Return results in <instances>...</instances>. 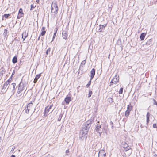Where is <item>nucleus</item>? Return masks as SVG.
Returning a JSON list of instances; mask_svg holds the SVG:
<instances>
[{
	"label": "nucleus",
	"instance_id": "obj_28",
	"mask_svg": "<svg viewBox=\"0 0 157 157\" xmlns=\"http://www.w3.org/2000/svg\"><path fill=\"white\" fill-rule=\"evenodd\" d=\"M92 94V91L91 90L89 91V92L88 95V98L90 97L91 96V95Z\"/></svg>",
	"mask_w": 157,
	"mask_h": 157
},
{
	"label": "nucleus",
	"instance_id": "obj_39",
	"mask_svg": "<svg viewBox=\"0 0 157 157\" xmlns=\"http://www.w3.org/2000/svg\"><path fill=\"white\" fill-rule=\"evenodd\" d=\"M86 62V61L85 60H84L81 63V64L82 65H84L85 64Z\"/></svg>",
	"mask_w": 157,
	"mask_h": 157
},
{
	"label": "nucleus",
	"instance_id": "obj_31",
	"mask_svg": "<svg viewBox=\"0 0 157 157\" xmlns=\"http://www.w3.org/2000/svg\"><path fill=\"white\" fill-rule=\"evenodd\" d=\"M29 111H32L31 110H29L27 108L26 109H25V113H27L28 114L29 112Z\"/></svg>",
	"mask_w": 157,
	"mask_h": 157
},
{
	"label": "nucleus",
	"instance_id": "obj_13",
	"mask_svg": "<svg viewBox=\"0 0 157 157\" xmlns=\"http://www.w3.org/2000/svg\"><path fill=\"white\" fill-rule=\"evenodd\" d=\"M95 74V70L94 68H93L90 71V78L92 80Z\"/></svg>",
	"mask_w": 157,
	"mask_h": 157
},
{
	"label": "nucleus",
	"instance_id": "obj_26",
	"mask_svg": "<svg viewBox=\"0 0 157 157\" xmlns=\"http://www.w3.org/2000/svg\"><path fill=\"white\" fill-rule=\"evenodd\" d=\"M8 31L7 30L5 29L4 30V32L3 33V35L5 36H6L7 35Z\"/></svg>",
	"mask_w": 157,
	"mask_h": 157
},
{
	"label": "nucleus",
	"instance_id": "obj_5",
	"mask_svg": "<svg viewBox=\"0 0 157 157\" xmlns=\"http://www.w3.org/2000/svg\"><path fill=\"white\" fill-rule=\"evenodd\" d=\"M98 124H96L95 125V130L96 132H98V133H99L100 135H101V134L103 132L102 130H101L102 128H101V125L99 124H98L99 123V121L98 122Z\"/></svg>",
	"mask_w": 157,
	"mask_h": 157
},
{
	"label": "nucleus",
	"instance_id": "obj_12",
	"mask_svg": "<svg viewBox=\"0 0 157 157\" xmlns=\"http://www.w3.org/2000/svg\"><path fill=\"white\" fill-rule=\"evenodd\" d=\"M23 14L22 9L21 8H20L19 10L18 15L17 17V19H19L20 17H21Z\"/></svg>",
	"mask_w": 157,
	"mask_h": 157
},
{
	"label": "nucleus",
	"instance_id": "obj_48",
	"mask_svg": "<svg viewBox=\"0 0 157 157\" xmlns=\"http://www.w3.org/2000/svg\"><path fill=\"white\" fill-rule=\"evenodd\" d=\"M14 72H13L12 74V75H14Z\"/></svg>",
	"mask_w": 157,
	"mask_h": 157
},
{
	"label": "nucleus",
	"instance_id": "obj_49",
	"mask_svg": "<svg viewBox=\"0 0 157 157\" xmlns=\"http://www.w3.org/2000/svg\"><path fill=\"white\" fill-rule=\"evenodd\" d=\"M58 120L59 121H60V119H58Z\"/></svg>",
	"mask_w": 157,
	"mask_h": 157
},
{
	"label": "nucleus",
	"instance_id": "obj_30",
	"mask_svg": "<svg viewBox=\"0 0 157 157\" xmlns=\"http://www.w3.org/2000/svg\"><path fill=\"white\" fill-rule=\"evenodd\" d=\"M123 91V88H120V90L119 91V94H122V93Z\"/></svg>",
	"mask_w": 157,
	"mask_h": 157
},
{
	"label": "nucleus",
	"instance_id": "obj_35",
	"mask_svg": "<svg viewBox=\"0 0 157 157\" xmlns=\"http://www.w3.org/2000/svg\"><path fill=\"white\" fill-rule=\"evenodd\" d=\"M50 48H49L46 51V54L47 55H48V52H50Z\"/></svg>",
	"mask_w": 157,
	"mask_h": 157
},
{
	"label": "nucleus",
	"instance_id": "obj_27",
	"mask_svg": "<svg viewBox=\"0 0 157 157\" xmlns=\"http://www.w3.org/2000/svg\"><path fill=\"white\" fill-rule=\"evenodd\" d=\"M57 29H56V31H55V33L54 34L53 36L52 40V41H53V40H54V39L55 38V36H56V33H57Z\"/></svg>",
	"mask_w": 157,
	"mask_h": 157
},
{
	"label": "nucleus",
	"instance_id": "obj_11",
	"mask_svg": "<svg viewBox=\"0 0 157 157\" xmlns=\"http://www.w3.org/2000/svg\"><path fill=\"white\" fill-rule=\"evenodd\" d=\"M25 89L24 85L23 83L20 82L19 84V86L18 88V90L22 91Z\"/></svg>",
	"mask_w": 157,
	"mask_h": 157
},
{
	"label": "nucleus",
	"instance_id": "obj_7",
	"mask_svg": "<svg viewBox=\"0 0 157 157\" xmlns=\"http://www.w3.org/2000/svg\"><path fill=\"white\" fill-rule=\"evenodd\" d=\"M119 76L117 75H116L112 79L111 81L110 82V86L112 85L113 84H116L118 82L119 79L118 78Z\"/></svg>",
	"mask_w": 157,
	"mask_h": 157
},
{
	"label": "nucleus",
	"instance_id": "obj_24",
	"mask_svg": "<svg viewBox=\"0 0 157 157\" xmlns=\"http://www.w3.org/2000/svg\"><path fill=\"white\" fill-rule=\"evenodd\" d=\"M113 101V99L111 98H108L107 99L108 101L110 104L112 103Z\"/></svg>",
	"mask_w": 157,
	"mask_h": 157
},
{
	"label": "nucleus",
	"instance_id": "obj_44",
	"mask_svg": "<svg viewBox=\"0 0 157 157\" xmlns=\"http://www.w3.org/2000/svg\"><path fill=\"white\" fill-rule=\"evenodd\" d=\"M40 35L39 37H38V40H40Z\"/></svg>",
	"mask_w": 157,
	"mask_h": 157
},
{
	"label": "nucleus",
	"instance_id": "obj_4",
	"mask_svg": "<svg viewBox=\"0 0 157 157\" xmlns=\"http://www.w3.org/2000/svg\"><path fill=\"white\" fill-rule=\"evenodd\" d=\"M53 106V105L52 104L46 107L45 110V114L44 115L46 116L48 113L49 112L51 113L52 112L54 109H53L52 108Z\"/></svg>",
	"mask_w": 157,
	"mask_h": 157
},
{
	"label": "nucleus",
	"instance_id": "obj_1",
	"mask_svg": "<svg viewBox=\"0 0 157 157\" xmlns=\"http://www.w3.org/2000/svg\"><path fill=\"white\" fill-rule=\"evenodd\" d=\"M92 121L89 120L85 123L83 125L82 130L80 132V138L83 140L86 136V135L91 125Z\"/></svg>",
	"mask_w": 157,
	"mask_h": 157
},
{
	"label": "nucleus",
	"instance_id": "obj_36",
	"mask_svg": "<svg viewBox=\"0 0 157 157\" xmlns=\"http://www.w3.org/2000/svg\"><path fill=\"white\" fill-rule=\"evenodd\" d=\"M34 8L35 7L33 5V4H32L31 5L30 10H33Z\"/></svg>",
	"mask_w": 157,
	"mask_h": 157
},
{
	"label": "nucleus",
	"instance_id": "obj_23",
	"mask_svg": "<svg viewBox=\"0 0 157 157\" xmlns=\"http://www.w3.org/2000/svg\"><path fill=\"white\" fill-rule=\"evenodd\" d=\"M17 58L16 56H14L12 62L13 63H15L17 62Z\"/></svg>",
	"mask_w": 157,
	"mask_h": 157
},
{
	"label": "nucleus",
	"instance_id": "obj_47",
	"mask_svg": "<svg viewBox=\"0 0 157 157\" xmlns=\"http://www.w3.org/2000/svg\"><path fill=\"white\" fill-rule=\"evenodd\" d=\"M39 0H36V2H37V3H38L39 2Z\"/></svg>",
	"mask_w": 157,
	"mask_h": 157
},
{
	"label": "nucleus",
	"instance_id": "obj_38",
	"mask_svg": "<svg viewBox=\"0 0 157 157\" xmlns=\"http://www.w3.org/2000/svg\"><path fill=\"white\" fill-rule=\"evenodd\" d=\"M110 124L111 126V128L112 129H113V123L112 121H110Z\"/></svg>",
	"mask_w": 157,
	"mask_h": 157
},
{
	"label": "nucleus",
	"instance_id": "obj_41",
	"mask_svg": "<svg viewBox=\"0 0 157 157\" xmlns=\"http://www.w3.org/2000/svg\"><path fill=\"white\" fill-rule=\"evenodd\" d=\"M69 153V151L68 150H67L66 151V153L67 154V155H68V153Z\"/></svg>",
	"mask_w": 157,
	"mask_h": 157
},
{
	"label": "nucleus",
	"instance_id": "obj_9",
	"mask_svg": "<svg viewBox=\"0 0 157 157\" xmlns=\"http://www.w3.org/2000/svg\"><path fill=\"white\" fill-rule=\"evenodd\" d=\"M106 154L104 150H100L98 153V157H105Z\"/></svg>",
	"mask_w": 157,
	"mask_h": 157
},
{
	"label": "nucleus",
	"instance_id": "obj_2",
	"mask_svg": "<svg viewBox=\"0 0 157 157\" xmlns=\"http://www.w3.org/2000/svg\"><path fill=\"white\" fill-rule=\"evenodd\" d=\"M16 86V84L13 83L10 85H9L7 89L11 95L14 94L15 93V87Z\"/></svg>",
	"mask_w": 157,
	"mask_h": 157
},
{
	"label": "nucleus",
	"instance_id": "obj_42",
	"mask_svg": "<svg viewBox=\"0 0 157 157\" xmlns=\"http://www.w3.org/2000/svg\"><path fill=\"white\" fill-rule=\"evenodd\" d=\"M45 29V27H42V30H43V31H44V30Z\"/></svg>",
	"mask_w": 157,
	"mask_h": 157
},
{
	"label": "nucleus",
	"instance_id": "obj_32",
	"mask_svg": "<svg viewBox=\"0 0 157 157\" xmlns=\"http://www.w3.org/2000/svg\"><path fill=\"white\" fill-rule=\"evenodd\" d=\"M10 16V14H5L4 15V16L5 18H7L8 17Z\"/></svg>",
	"mask_w": 157,
	"mask_h": 157
},
{
	"label": "nucleus",
	"instance_id": "obj_20",
	"mask_svg": "<svg viewBox=\"0 0 157 157\" xmlns=\"http://www.w3.org/2000/svg\"><path fill=\"white\" fill-rule=\"evenodd\" d=\"M153 43V40L151 39L149 40L146 42V44L147 45H151Z\"/></svg>",
	"mask_w": 157,
	"mask_h": 157
},
{
	"label": "nucleus",
	"instance_id": "obj_16",
	"mask_svg": "<svg viewBox=\"0 0 157 157\" xmlns=\"http://www.w3.org/2000/svg\"><path fill=\"white\" fill-rule=\"evenodd\" d=\"M62 34L63 38L65 39H66L68 35L66 32L65 31H63Z\"/></svg>",
	"mask_w": 157,
	"mask_h": 157
},
{
	"label": "nucleus",
	"instance_id": "obj_29",
	"mask_svg": "<svg viewBox=\"0 0 157 157\" xmlns=\"http://www.w3.org/2000/svg\"><path fill=\"white\" fill-rule=\"evenodd\" d=\"M11 78V76L10 78L8 80H7L5 82H7V84H9L10 82V81L11 80V79L12 78Z\"/></svg>",
	"mask_w": 157,
	"mask_h": 157
},
{
	"label": "nucleus",
	"instance_id": "obj_15",
	"mask_svg": "<svg viewBox=\"0 0 157 157\" xmlns=\"http://www.w3.org/2000/svg\"><path fill=\"white\" fill-rule=\"evenodd\" d=\"M27 108L29 110H31L32 111H33V103L31 102L28 104Z\"/></svg>",
	"mask_w": 157,
	"mask_h": 157
},
{
	"label": "nucleus",
	"instance_id": "obj_22",
	"mask_svg": "<svg viewBox=\"0 0 157 157\" xmlns=\"http://www.w3.org/2000/svg\"><path fill=\"white\" fill-rule=\"evenodd\" d=\"M150 114L148 112L147 113L146 115V117H147V124H148L149 121V117H150Z\"/></svg>",
	"mask_w": 157,
	"mask_h": 157
},
{
	"label": "nucleus",
	"instance_id": "obj_10",
	"mask_svg": "<svg viewBox=\"0 0 157 157\" xmlns=\"http://www.w3.org/2000/svg\"><path fill=\"white\" fill-rule=\"evenodd\" d=\"M7 83V82H5L3 85L2 91L4 93H5L8 90L7 87L9 84Z\"/></svg>",
	"mask_w": 157,
	"mask_h": 157
},
{
	"label": "nucleus",
	"instance_id": "obj_19",
	"mask_svg": "<svg viewBox=\"0 0 157 157\" xmlns=\"http://www.w3.org/2000/svg\"><path fill=\"white\" fill-rule=\"evenodd\" d=\"M28 36V33L26 31L23 33L22 35V38L24 40L25 38H26Z\"/></svg>",
	"mask_w": 157,
	"mask_h": 157
},
{
	"label": "nucleus",
	"instance_id": "obj_25",
	"mask_svg": "<svg viewBox=\"0 0 157 157\" xmlns=\"http://www.w3.org/2000/svg\"><path fill=\"white\" fill-rule=\"evenodd\" d=\"M22 92L21 91H20V90H18V91H17V93L19 95V96H22Z\"/></svg>",
	"mask_w": 157,
	"mask_h": 157
},
{
	"label": "nucleus",
	"instance_id": "obj_18",
	"mask_svg": "<svg viewBox=\"0 0 157 157\" xmlns=\"http://www.w3.org/2000/svg\"><path fill=\"white\" fill-rule=\"evenodd\" d=\"M41 76V74H38V75H37L36 77H35V78L34 79V83H36L38 80V79Z\"/></svg>",
	"mask_w": 157,
	"mask_h": 157
},
{
	"label": "nucleus",
	"instance_id": "obj_37",
	"mask_svg": "<svg viewBox=\"0 0 157 157\" xmlns=\"http://www.w3.org/2000/svg\"><path fill=\"white\" fill-rule=\"evenodd\" d=\"M45 33H46V31H42V32L41 33V35L42 36H44L45 35Z\"/></svg>",
	"mask_w": 157,
	"mask_h": 157
},
{
	"label": "nucleus",
	"instance_id": "obj_46",
	"mask_svg": "<svg viewBox=\"0 0 157 157\" xmlns=\"http://www.w3.org/2000/svg\"><path fill=\"white\" fill-rule=\"evenodd\" d=\"M153 157H157V155H154L153 156Z\"/></svg>",
	"mask_w": 157,
	"mask_h": 157
},
{
	"label": "nucleus",
	"instance_id": "obj_45",
	"mask_svg": "<svg viewBox=\"0 0 157 157\" xmlns=\"http://www.w3.org/2000/svg\"><path fill=\"white\" fill-rule=\"evenodd\" d=\"M11 157H15V155H11Z\"/></svg>",
	"mask_w": 157,
	"mask_h": 157
},
{
	"label": "nucleus",
	"instance_id": "obj_3",
	"mask_svg": "<svg viewBox=\"0 0 157 157\" xmlns=\"http://www.w3.org/2000/svg\"><path fill=\"white\" fill-rule=\"evenodd\" d=\"M58 10V6L56 2H52L51 5V12L56 14Z\"/></svg>",
	"mask_w": 157,
	"mask_h": 157
},
{
	"label": "nucleus",
	"instance_id": "obj_40",
	"mask_svg": "<svg viewBox=\"0 0 157 157\" xmlns=\"http://www.w3.org/2000/svg\"><path fill=\"white\" fill-rule=\"evenodd\" d=\"M153 127L154 128H157V125L156 124H153Z\"/></svg>",
	"mask_w": 157,
	"mask_h": 157
},
{
	"label": "nucleus",
	"instance_id": "obj_21",
	"mask_svg": "<svg viewBox=\"0 0 157 157\" xmlns=\"http://www.w3.org/2000/svg\"><path fill=\"white\" fill-rule=\"evenodd\" d=\"M145 35L146 34L144 33H142L141 34L140 38L141 40H144L145 38Z\"/></svg>",
	"mask_w": 157,
	"mask_h": 157
},
{
	"label": "nucleus",
	"instance_id": "obj_43",
	"mask_svg": "<svg viewBox=\"0 0 157 157\" xmlns=\"http://www.w3.org/2000/svg\"><path fill=\"white\" fill-rule=\"evenodd\" d=\"M1 73L2 74H3V73H4V71H3V70H2L1 71Z\"/></svg>",
	"mask_w": 157,
	"mask_h": 157
},
{
	"label": "nucleus",
	"instance_id": "obj_17",
	"mask_svg": "<svg viewBox=\"0 0 157 157\" xmlns=\"http://www.w3.org/2000/svg\"><path fill=\"white\" fill-rule=\"evenodd\" d=\"M64 101L67 104H68L69 102L71 101V98L70 97H67L65 98Z\"/></svg>",
	"mask_w": 157,
	"mask_h": 157
},
{
	"label": "nucleus",
	"instance_id": "obj_6",
	"mask_svg": "<svg viewBox=\"0 0 157 157\" xmlns=\"http://www.w3.org/2000/svg\"><path fill=\"white\" fill-rule=\"evenodd\" d=\"M123 147L124 148L125 151H129V153L130 154L132 153V150H131L130 147L128 146V145L125 142H124L123 143Z\"/></svg>",
	"mask_w": 157,
	"mask_h": 157
},
{
	"label": "nucleus",
	"instance_id": "obj_8",
	"mask_svg": "<svg viewBox=\"0 0 157 157\" xmlns=\"http://www.w3.org/2000/svg\"><path fill=\"white\" fill-rule=\"evenodd\" d=\"M132 109V107L131 105H128L127 106V110L125 112V116L126 117H128L130 113V111Z\"/></svg>",
	"mask_w": 157,
	"mask_h": 157
},
{
	"label": "nucleus",
	"instance_id": "obj_14",
	"mask_svg": "<svg viewBox=\"0 0 157 157\" xmlns=\"http://www.w3.org/2000/svg\"><path fill=\"white\" fill-rule=\"evenodd\" d=\"M106 26V24H104L103 25H99V28L98 29V30L100 32H102V29H104L105 27Z\"/></svg>",
	"mask_w": 157,
	"mask_h": 157
},
{
	"label": "nucleus",
	"instance_id": "obj_34",
	"mask_svg": "<svg viewBox=\"0 0 157 157\" xmlns=\"http://www.w3.org/2000/svg\"><path fill=\"white\" fill-rule=\"evenodd\" d=\"M153 104L154 105H157V102L154 99H153Z\"/></svg>",
	"mask_w": 157,
	"mask_h": 157
},
{
	"label": "nucleus",
	"instance_id": "obj_33",
	"mask_svg": "<svg viewBox=\"0 0 157 157\" xmlns=\"http://www.w3.org/2000/svg\"><path fill=\"white\" fill-rule=\"evenodd\" d=\"M91 83V80L90 79V80L88 83L86 85L87 87H88L90 85Z\"/></svg>",
	"mask_w": 157,
	"mask_h": 157
}]
</instances>
